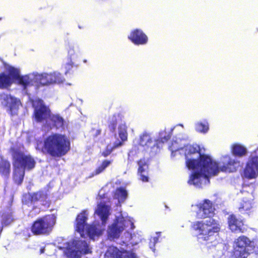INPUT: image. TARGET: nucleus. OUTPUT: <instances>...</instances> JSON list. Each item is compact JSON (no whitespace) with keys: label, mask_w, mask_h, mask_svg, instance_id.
<instances>
[{"label":"nucleus","mask_w":258,"mask_h":258,"mask_svg":"<svg viewBox=\"0 0 258 258\" xmlns=\"http://www.w3.org/2000/svg\"><path fill=\"white\" fill-rule=\"evenodd\" d=\"M10 164L3 157L0 156V173L4 176H7L10 173Z\"/></svg>","instance_id":"nucleus-22"},{"label":"nucleus","mask_w":258,"mask_h":258,"mask_svg":"<svg viewBox=\"0 0 258 258\" xmlns=\"http://www.w3.org/2000/svg\"><path fill=\"white\" fill-rule=\"evenodd\" d=\"M134 228L132 218L128 217L125 214H122L119 212L115 215L114 223L109 226L108 233L110 238H117L123 230L128 231Z\"/></svg>","instance_id":"nucleus-6"},{"label":"nucleus","mask_w":258,"mask_h":258,"mask_svg":"<svg viewBox=\"0 0 258 258\" xmlns=\"http://www.w3.org/2000/svg\"><path fill=\"white\" fill-rule=\"evenodd\" d=\"M198 208L197 216L199 218H210L215 214V209L213 203L209 200H204L196 206Z\"/></svg>","instance_id":"nucleus-13"},{"label":"nucleus","mask_w":258,"mask_h":258,"mask_svg":"<svg viewBox=\"0 0 258 258\" xmlns=\"http://www.w3.org/2000/svg\"><path fill=\"white\" fill-rule=\"evenodd\" d=\"M12 78L4 73L0 74V88H6L9 87L15 81L13 77Z\"/></svg>","instance_id":"nucleus-23"},{"label":"nucleus","mask_w":258,"mask_h":258,"mask_svg":"<svg viewBox=\"0 0 258 258\" xmlns=\"http://www.w3.org/2000/svg\"><path fill=\"white\" fill-rule=\"evenodd\" d=\"M151 142L150 136L148 134H144L140 137V144L143 146L148 145Z\"/></svg>","instance_id":"nucleus-29"},{"label":"nucleus","mask_w":258,"mask_h":258,"mask_svg":"<svg viewBox=\"0 0 258 258\" xmlns=\"http://www.w3.org/2000/svg\"><path fill=\"white\" fill-rule=\"evenodd\" d=\"M121 143L119 142L118 144H115L113 146H112L111 145H109L107 146L106 149L105 151L103 152V155L105 157L108 156L109 154L111 153V152L112 151L113 149L116 147H117L121 145Z\"/></svg>","instance_id":"nucleus-31"},{"label":"nucleus","mask_w":258,"mask_h":258,"mask_svg":"<svg viewBox=\"0 0 258 258\" xmlns=\"http://www.w3.org/2000/svg\"><path fill=\"white\" fill-rule=\"evenodd\" d=\"M63 246H60L63 249L64 254L70 257L78 258L83 254L91 252V248L87 243L81 240H74L64 244Z\"/></svg>","instance_id":"nucleus-8"},{"label":"nucleus","mask_w":258,"mask_h":258,"mask_svg":"<svg viewBox=\"0 0 258 258\" xmlns=\"http://www.w3.org/2000/svg\"><path fill=\"white\" fill-rule=\"evenodd\" d=\"M242 176L248 179H255L258 176V156L249 157L243 170Z\"/></svg>","instance_id":"nucleus-12"},{"label":"nucleus","mask_w":258,"mask_h":258,"mask_svg":"<svg viewBox=\"0 0 258 258\" xmlns=\"http://www.w3.org/2000/svg\"><path fill=\"white\" fill-rule=\"evenodd\" d=\"M246 149L241 145L234 144L232 146L231 153L236 156L242 157L246 154Z\"/></svg>","instance_id":"nucleus-24"},{"label":"nucleus","mask_w":258,"mask_h":258,"mask_svg":"<svg viewBox=\"0 0 258 258\" xmlns=\"http://www.w3.org/2000/svg\"><path fill=\"white\" fill-rule=\"evenodd\" d=\"M0 103L9 108L12 111L17 109L20 105L19 100L7 94H3L1 96Z\"/></svg>","instance_id":"nucleus-15"},{"label":"nucleus","mask_w":258,"mask_h":258,"mask_svg":"<svg viewBox=\"0 0 258 258\" xmlns=\"http://www.w3.org/2000/svg\"><path fill=\"white\" fill-rule=\"evenodd\" d=\"M239 165V161L231 158H229L227 162V172H234L236 171Z\"/></svg>","instance_id":"nucleus-25"},{"label":"nucleus","mask_w":258,"mask_h":258,"mask_svg":"<svg viewBox=\"0 0 258 258\" xmlns=\"http://www.w3.org/2000/svg\"><path fill=\"white\" fill-rule=\"evenodd\" d=\"M70 143L64 135L55 134L47 137L44 141L43 147L38 145L37 148L43 152H47L54 157L65 155L70 150Z\"/></svg>","instance_id":"nucleus-2"},{"label":"nucleus","mask_w":258,"mask_h":258,"mask_svg":"<svg viewBox=\"0 0 258 258\" xmlns=\"http://www.w3.org/2000/svg\"><path fill=\"white\" fill-rule=\"evenodd\" d=\"M177 143H172L170 147L172 154L179 151L184 152L186 165L192 171L188 183L201 187L209 182L210 176L216 175L220 171L217 163L208 155H202L201 150L198 145H187L180 150L176 149Z\"/></svg>","instance_id":"nucleus-1"},{"label":"nucleus","mask_w":258,"mask_h":258,"mask_svg":"<svg viewBox=\"0 0 258 258\" xmlns=\"http://www.w3.org/2000/svg\"><path fill=\"white\" fill-rule=\"evenodd\" d=\"M116 124V121L115 122L113 123V125H112L111 127L112 130H114L115 128V124Z\"/></svg>","instance_id":"nucleus-34"},{"label":"nucleus","mask_w":258,"mask_h":258,"mask_svg":"<svg viewBox=\"0 0 258 258\" xmlns=\"http://www.w3.org/2000/svg\"><path fill=\"white\" fill-rule=\"evenodd\" d=\"M153 240H154V242H156L157 241V239L156 237H154V238H153Z\"/></svg>","instance_id":"nucleus-36"},{"label":"nucleus","mask_w":258,"mask_h":258,"mask_svg":"<svg viewBox=\"0 0 258 258\" xmlns=\"http://www.w3.org/2000/svg\"><path fill=\"white\" fill-rule=\"evenodd\" d=\"M240 223L233 215H231L228 218V226L232 232H243L240 227Z\"/></svg>","instance_id":"nucleus-20"},{"label":"nucleus","mask_w":258,"mask_h":258,"mask_svg":"<svg viewBox=\"0 0 258 258\" xmlns=\"http://www.w3.org/2000/svg\"><path fill=\"white\" fill-rule=\"evenodd\" d=\"M111 163V161L104 160L101 165L96 169L93 173H92V175L91 177L95 175L99 174L103 172Z\"/></svg>","instance_id":"nucleus-28"},{"label":"nucleus","mask_w":258,"mask_h":258,"mask_svg":"<svg viewBox=\"0 0 258 258\" xmlns=\"http://www.w3.org/2000/svg\"><path fill=\"white\" fill-rule=\"evenodd\" d=\"M127 197L126 191L122 188H119L116 190L114 194V198L118 199V203L123 202Z\"/></svg>","instance_id":"nucleus-26"},{"label":"nucleus","mask_w":258,"mask_h":258,"mask_svg":"<svg viewBox=\"0 0 258 258\" xmlns=\"http://www.w3.org/2000/svg\"><path fill=\"white\" fill-rule=\"evenodd\" d=\"M196 129L197 131L201 133H206L209 130V125L208 123H198L196 124Z\"/></svg>","instance_id":"nucleus-30"},{"label":"nucleus","mask_w":258,"mask_h":258,"mask_svg":"<svg viewBox=\"0 0 258 258\" xmlns=\"http://www.w3.org/2000/svg\"><path fill=\"white\" fill-rule=\"evenodd\" d=\"M51 75H58V77H56L55 78H52V84L53 83H62L63 81V78L62 77L61 75L58 73H53L50 74Z\"/></svg>","instance_id":"nucleus-32"},{"label":"nucleus","mask_w":258,"mask_h":258,"mask_svg":"<svg viewBox=\"0 0 258 258\" xmlns=\"http://www.w3.org/2000/svg\"><path fill=\"white\" fill-rule=\"evenodd\" d=\"M35 108L34 116L38 122L45 121L48 125H54L58 128L63 125V119L58 115L51 114L50 110L46 107L40 99H37L33 102Z\"/></svg>","instance_id":"nucleus-4"},{"label":"nucleus","mask_w":258,"mask_h":258,"mask_svg":"<svg viewBox=\"0 0 258 258\" xmlns=\"http://www.w3.org/2000/svg\"><path fill=\"white\" fill-rule=\"evenodd\" d=\"M252 202L251 200L244 199L242 200L240 203L239 207H238L239 211L242 214H247L249 215L252 211Z\"/></svg>","instance_id":"nucleus-21"},{"label":"nucleus","mask_w":258,"mask_h":258,"mask_svg":"<svg viewBox=\"0 0 258 258\" xmlns=\"http://www.w3.org/2000/svg\"><path fill=\"white\" fill-rule=\"evenodd\" d=\"M33 199H36L37 200L43 201L47 199L46 195L43 194L42 192H37L34 197H33Z\"/></svg>","instance_id":"nucleus-33"},{"label":"nucleus","mask_w":258,"mask_h":258,"mask_svg":"<svg viewBox=\"0 0 258 258\" xmlns=\"http://www.w3.org/2000/svg\"><path fill=\"white\" fill-rule=\"evenodd\" d=\"M56 221L54 215H49L37 220L32 227L35 235L47 234L50 232Z\"/></svg>","instance_id":"nucleus-10"},{"label":"nucleus","mask_w":258,"mask_h":258,"mask_svg":"<svg viewBox=\"0 0 258 258\" xmlns=\"http://www.w3.org/2000/svg\"><path fill=\"white\" fill-rule=\"evenodd\" d=\"M72 51H72V50H70V51H69V54L70 55H72V53H72Z\"/></svg>","instance_id":"nucleus-35"},{"label":"nucleus","mask_w":258,"mask_h":258,"mask_svg":"<svg viewBox=\"0 0 258 258\" xmlns=\"http://www.w3.org/2000/svg\"><path fill=\"white\" fill-rule=\"evenodd\" d=\"M109 211L110 207L105 205L104 203L99 204L95 211V213L101 219L103 225L105 224L106 221L110 214Z\"/></svg>","instance_id":"nucleus-17"},{"label":"nucleus","mask_w":258,"mask_h":258,"mask_svg":"<svg viewBox=\"0 0 258 258\" xmlns=\"http://www.w3.org/2000/svg\"><path fill=\"white\" fill-rule=\"evenodd\" d=\"M14 178L15 181L20 184L22 182L25 169H31L35 165L34 159L29 155L25 154L21 150H14Z\"/></svg>","instance_id":"nucleus-3"},{"label":"nucleus","mask_w":258,"mask_h":258,"mask_svg":"<svg viewBox=\"0 0 258 258\" xmlns=\"http://www.w3.org/2000/svg\"><path fill=\"white\" fill-rule=\"evenodd\" d=\"M58 77V75H51L50 74L44 73L42 74H37V79L39 82V85H46L52 84V78Z\"/></svg>","instance_id":"nucleus-19"},{"label":"nucleus","mask_w":258,"mask_h":258,"mask_svg":"<svg viewBox=\"0 0 258 258\" xmlns=\"http://www.w3.org/2000/svg\"><path fill=\"white\" fill-rule=\"evenodd\" d=\"M192 228L200 242L210 240L220 229L219 224L213 219L197 221L193 224Z\"/></svg>","instance_id":"nucleus-5"},{"label":"nucleus","mask_w":258,"mask_h":258,"mask_svg":"<svg viewBox=\"0 0 258 258\" xmlns=\"http://www.w3.org/2000/svg\"><path fill=\"white\" fill-rule=\"evenodd\" d=\"M87 217L86 211H84L78 215L75 226L76 231L82 237H89L91 239H94L95 236L101 234L104 229H102L99 226L96 227L95 226L86 225Z\"/></svg>","instance_id":"nucleus-7"},{"label":"nucleus","mask_w":258,"mask_h":258,"mask_svg":"<svg viewBox=\"0 0 258 258\" xmlns=\"http://www.w3.org/2000/svg\"><path fill=\"white\" fill-rule=\"evenodd\" d=\"M6 70L12 76L15 81L26 87L30 86H39V82L37 79V73L30 74L28 75L21 77L20 70L12 66H6Z\"/></svg>","instance_id":"nucleus-9"},{"label":"nucleus","mask_w":258,"mask_h":258,"mask_svg":"<svg viewBox=\"0 0 258 258\" xmlns=\"http://www.w3.org/2000/svg\"><path fill=\"white\" fill-rule=\"evenodd\" d=\"M128 38L136 44H144L148 41L147 36L138 29L132 31L128 36Z\"/></svg>","instance_id":"nucleus-16"},{"label":"nucleus","mask_w":258,"mask_h":258,"mask_svg":"<svg viewBox=\"0 0 258 258\" xmlns=\"http://www.w3.org/2000/svg\"><path fill=\"white\" fill-rule=\"evenodd\" d=\"M122 256L124 258H137L136 254L130 251H121L116 247H110L105 254L104 258H121Z\"/></svg>","instance_id":"nucleus-14"},{"label":"nucleus","mask_w":258,"mask_h":258,"mask_svg":"<svg viewBox=\"0 0 258 258\" xmlns=\"http://www.w3.org/2000/svg\"><path fill=\"white\" fill-rule=\"evenodd\" d=\"M251 244L250 240L244 235L238 237L234 242L231 252L232 258H247L249 255L247 247Z\"/></svg>","instance_id":"nucleus-11"},{"label":"nucleus","mask_w":258,"mask_h":258,"mask_svg":"<svg viewBox=\"0 0 258 258\" xmlns=\"http://www.w3.org/2000/svg\"><path fill=\"white\" fill-rule=\"evenodd\" d=\"M41 253H43V249H41Z\"/></svg>","instance_id":"nucleus-37"},{"label":"nucleus","mask_w":258,"mask_h":258,"mask_svg":"<svg viewBox=\"0 0 258 258\" xmlns=\"http://www.w3.org/2000/svg\"><path fill=\"white\" fill-rule=\"evenodd\" d=\"M118 132L119 137L122 141H124L127 140V126L125 123H121L119 125Z\"/></svg>","instance_id":"nucleus-27"},{"label":"nucleus","mask_w":258,"mask_h":258,"mask_svg":"<svg viewBox=\"0 0 258 258\" xmlns=\"http://www.w3.org/2000/svg\"><path fill=\"white\" fill-rule=\"evenodd\" d=\"M138 173L141 176V180L144 182L148 181V176L146 172L148 169V165L145 159L140 160L138 162Z\"/></svg>","instance_id":"nucleus-18"}]
</instances>
